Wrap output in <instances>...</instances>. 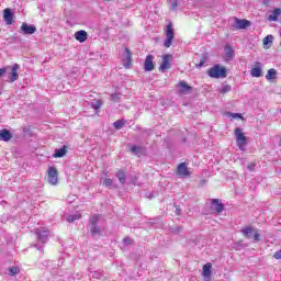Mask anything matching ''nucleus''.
I'll use <instances>...</instances> for the list:
<instances>
[{
    "label": "nucleus",
    "instance_id": "nucleus-19",
    "mask_svg": "<svg viewBox=\"0 0 281 281\" xmlns=\"http://www.w3.org/2000/svg\"><path fill=\"white\" fill-rule=\"evenodd\" d=\"M88 34L87 31L81 30V31H77L75 33V38L76 41H79V43H85V41H87Z\"/></svg>",
    "mask_w": 281,
    "mask_h": 281
},
{
    "label": "nucleus",
    "instance_id": "nucleus-4",
    "mask_svg": "<svg viewBox=\"0 0 281 281\" xmlns=\"http://www.w3.org/2000/svg\"><path fill=\"white\" fill-rule=\"evenodd\" d=\"M235 137L239 150H245V146H247V136H245V134L243 133V128H235Z\"/></svg>",
    "mask_w": 281,
    "mask_h": 281
},
{
    "label": "nucleus",
    "instance_id": "nucleus-3",
    "mask_svg": "<svg viewBox=\"0 0 281 281\" xmlns=\"http://www.w3.org/2000/svg\"><path fill=\"white\" fill-rule=\"evenodd\" d=\"M90 234L91 236H102V228L98 226V223H100V215H93L90 217Z\"/></svg>",
    "mask_w": 281,
    "mask_h": 281
},
{
    "label": "nucleus",
    "instance_id": "nucleus-33",
    "mask_svg": "<svg viewBox=\"0 0 281 281\" xmlns=\"http://www.w3.org/2000/svg\"><path fill=\"white\" fill-rule=\"evenodd\" d=\"M229 91H232V86L222 85V88L220 89V93H229Z\"/></svg>",
    "mask_w": 281,
    "mask_h": 281
},
{
    "label": "nucleus",
    "instance_id": "nucleus-39",
    "mask_svg": "<svg viewBox=\"0 0 281 281\" xmlns=\"http://www.w3.org/2000/svg\"><path fill=\"white\" fill-rule=\"evenodd\" d=\"M179 5V0H171V10L175 11L177 10Z\"/></svg>",
    "mask_w": 281,
    "mask_h": 281
},
{
    "label": "nucleus",
    "instance_id": "nucleus-25",
    "mask_svg": "<svg viewBox=\"0 0 281 281\" xmlns=\"http://www.w3.org/2000/svg\"><path fill=\"white\" fill-rule=\"evenodd\" d=\"M225 54H226V58L228 60H232V58H234L235 54H234V48H232L231 45H226L224 47Z\"/></svg>",
    "mask_w": 281,
    "mask_h": 281
},
{
    "label": "nucleus",
    "instance_id": "nucleus-46",
    "mask_svg": "<svg viewBox=\"0 0 281 281\" xmlns=\"http://www.w3.org/2000/svg\"><path fill=\"white\" fill-rule=\"evenodd\" d=\"M3 74H5V68H0V78L3 76Z\"/></svg>",
    "mask_w": 281,
    "mask_h": 281
},
{
    "label": "nucleus",
    "instance_id": "nucleus-21",
    "mask_svg": "<svg viewBox=\"0 0 281 281\" xmlns=\"http://www.w3.org/2000/svg\"><path fill=\"white\" fill-rule=\"evenodd\" d=\"M116 179H119L121 186H124L126 183V172L122 169L116 171L115 173Z\"/></svg>",
    "mask_w": 281,
    "mask_h": 281
},
{
    "label": "nucleus",
    "instance_id": "nucleus-30",
    "mask_svg": "<svg viewBox=\"0 0 281 281\" xmlns=\"http://www.w3.org/2000/svg\"><path fill=\"white\" fill-rule=\"evenodd\" d=\"M125 54H126L127 63L124 65V67H126V69H128V67H131V49L125 48Z\"/></svg>",
    "mask_w": 281,
    "mask_h": 281
},
{
    "label": "nucleus",
    "instance_id": "nucleus-5",
    "mask_svg": "<svg viewBox=\"0 0 281 281\" xmlns=\"http://www.w3.org/2000/svg\"><path fill=\"white\" fill-rule=\"evenodd\" d=\"M166 40L164 45L168 48L172 46V42L175 41V29L172 27V22H169L166 26Z\"/></svg>",
    "mask_w": 281,
    "mask_h": 281
},
{
    "label": "nucleus",
    "instance_id": "nucleus-32",
    "mask_svg": "<svg viewBox=\"0 0 281 281\" xmlns=\"http://www.w3.org/2000/svg\"><path fill=\"white\" fill-rule=\"evenodd\" d=\"M20 270L16 267H11L8 269V276H19Z\"/></svg>",
    "mask_w": 281,
    "mask_h": 281
},
{
    "label": "nucleus",
    "instance_id": "nucleus-24",
    "mask_svg": "<svg viewBox=\"0 0 281 281\" xmlns=\"http://www.w3.org/2000/svg\"><path fill=\"white\" fill-rule=\"evenodd\" d=\"M80 218H82V214L75 213V214L68 215L66 221L67 223H76V221H80Z\"/></svg>",
    "mask_w": 281,
    "mask_h": 281
},
{
    "label": "nucleus",
    "instance_id": "nucleus-22",
    "mask_svg": "<svg viewBox=\"0 0 281 281\" xmlns=\"http://www.w3.org/2000/svg\"><path fill=\"white\" fill-rule=\"evenodd\" d=\"M103 186H105V188H109L110 190H117V188H119V186L115 184L113 182V179H111V178H105L103 180Z\"/></svg>",
    "mask_w": 281,
    "mask_h": 281
},
{
    "label": "nucleus",
    "instance_id": "nucleus-48",
    "mask_svg": "<svg viewBox=\"0 0 281 281\" xmlns=\"http://www.w3.org/2000/svg\"><path fill=\"white\" fill-rule=\"evenodd\" d=\"M60 265H63V259H61V261H59L58 267H60Z\"/></svg>",
    "mask_w": 281,
    "mask_h": 281
},
{
    "label": "nucleus",
    "instance_id": "nucleus-36",
    "mask_svg": "<svg viewBox=\"0 0 281 281\" xmlns=\"http://www.w3.org/2000/svg\"><path fill=\"white\" fill-rule=\"evenodd\" d=\"M92 109H94V111H98L99 109L102 108V101L98 100L91 103Z\"/></svg>",
    "mask_w": 281,
    "mask_h": 281
},
{
    "label": "nucleus",
    "instance_id": "nucleus-14",
    "mask_svg": "<svg viewBox=\"0 0 281 281\" xmlns=\"http://www.w3.org/2000/svg\"><path fill=\"white\" fill-rule=\"evenodd\" d=\"M179 87H180V89H179V93L181 94V95H188V93H190L191 91H192V87L191 86H189L186 81H180L179 82Z\"/></svg>",
    "mask_w": 281,
    "mask_h": 281
},
{
    "label": "nucleus",
    "instance_id": "nucleus-45",
    "mask_svg": "<svg viewBox=\"0 0 281 281\" xmlns=\"http://www.w3.org/2000/svg\"><path fill=\"white\" fill-rule=\"evenodd\" d=\"M206 183H207V180L205 179L200 180V186H205Z\"/></svg>",
    "mask_w": 281,
    "mask_h": 281
},
{
    "label": "nucleus",
    "instance_id": "nucleus-26",
    "mask_svg": "<svg viewBox=\"0 0 281 281\" xmlns=\"http://www.w3.org/2000/svg\"><path fill=\"white\" fill-rule=\"evenodd\" d=\"M281 15V9L277 8L272 11V14L269 15L268 21H278V16Z\"/></svg>",
    "mask_w": 281,
    "mask_h": 281
},
{
    "label": "nucleus",
    "instance_id": "nucleus-44",
    "mask_svg": "<svg viewBox=\"0 0 281 281\" xmlns=\"http://www.w3.org/2000/svg\"><path fill=\"white\" fill-rule=\"evenodd\" d=\"M248 170H254V168H256V165L255 164H249L247 166Z\"/></svg>",
    "mask_w": 281,
    "mask_h": 281
},
{
    "label": "nucleus",
    "instance_id": "nucleus-13",
    "mask_svg": "<svg viewBox=\"0 0 281 281\" xmlns=\"http://www.w3.org/2000/svg\"><path fill=\"white\" fill-rule=\"evenodd\" d=\"M235 25L237 30H247V27L251 25V22H249V20H240L238 18H235Z\"/></svg>",
    "mask_w": 281,
    "mask_h": 281
},
{
    "label": "nucleus",
    "instance_id": "nucleus-6",
    "mask_svg": "<svg viewBox=\"0 0 281 281\" xmlns=\"http://www.w3.org/2000/svg\"><path fill=\"white\" fill-rule=\"evenodd\" d=\"M210 211L212 214L221 215L223 212H225V204H223V202H221L218 199H212Z\"/></svg>",
    "mask_w": 281,
    "mask_h": 281
},
{
    "label": "nucleus",
    "instance_id": "nucleus-18",
    "mask_svg": "<svg viewBox=\"0 0 281 281\" xmlns=\"http://www.w3.org/2000/svg\"><path fill=\"white\" fill-rule=\"evenodd\" d=\"M0 139L2 142H10V139H12V133L10 132V130H7V128L1 130Z\"/></svg>",
    "mask_w": 281,
    "mask_h": 281
},
{
    "label": "nucleus",
    "instance_id": "nucleus-35",
    "mask_svg": "<svg viewBox=\"0 0 281 281\" xmlns=\"http://www.w3.org/2000/svg\"><path fill=\"white\" fill-rule=\"evenodd\" d=\"M170 232L171 234H179L180 232H183V226H171Z\"/></svg>",
    "mask_w": 281,
    "mask_h": 281
},
{
    "label": "nucleus",
    "instance_id": "nucleus-38",
    "mask_svg": "<svg viewBox=\"0 0 281 281\" xmlns=\"http://www.w3.org/2000/svg\"><path fill=\"white\" fill-rule=\"evenodd\" d=\"M102 272L94 271L92 272V278H95L97 280H102Z\"/></svg>",
    "mask_w": 281,
    "mask_h": 281
},
{
    "label": "nucleus",
    "instance_id": "nucleus-17",
    "mask_svg": "<svg viewBox=\"0 0 281 281\" xmlns=\"http://www.w3.org/2000/svg\"><path fill=\"white\" fill-rule=\"evenodd\" d=\"M160 71H166V69H170V55L162 56V63L159 67Z\"/></svg>",
    "mask_w": 281,
    "mask_h": 281
},
{
    "label": "nucleus",
    "instance_id": "nucleus-9",
    "mask_svg": "<svg viewBox=\"0 0 281 281\" xmlns=\"http://www.w3.org/2000/svg\"><path fill=\"white\" fill-rule=\"evenodd\" d=\"M20 30L24 35H32L35 34L36 26H34V24H27L26 22H23Z\"/></svg>",
    "mask_w": 281,
    "mask_h": 281
},
{
    "label": "nucleus",
    "instance_id": "nucleus-27",
    "mask_svg": "<svg viewBox=\"0 0 281 281\" xmlns=\"http://www.w3.org/2000/svg\"><path fill=\"white\" fill-rule=\"evenodd\" d=\"M241 234L243 236H245V238H251V236L254 235V228L251 226L243 228Z\"/></svg>",
    "mask_w": 281,
    "mask_h": 281
},
{
    "label": "nucleus",
    "instance_id": "nucleus-37",
    "mask_svg": "<svg viewBox=\"0 0 281 281\" xmlns=\"http://www.w3.org/2000/svg\"><path fill=\"white\" fill-rule=\"evenodd\" d=\"M273 43V35H267L265 38H263V45H269Z\"/></svg>",
    "mask_w": 281,
    "mask_h": 281
},
{
    "label": "nucleus",
    "instance_id": "nucleus-20",
    "mask_svg": "<svg viewBox=\"0 0 281 281\" xmlns=\"http://www.w3.org/2000/svg\"><path fill=\"white\" fill-rule=\"evenodd\" d=\"M202 276L204 278H212V265L210 262L203 266Z\"/></svg>",
    "mask_w": 281,
    "mask_h": 281
},
{
    "label": "nucleus",
    "instance_id": "nucleus-7",
    "mask_svg": "<svg viewBox=\"0 0 281 281\" xmlns=\"http://www.w3.org/2000/svg\"><path fill=\"white\" fill-rule=\"evenodd\" d=\"M47 179L50 186H58V169L56 167H49L47 170Z\"/></svg>",
    "mask_w": 281,
    "mask_h": 281
},
{
    "label": "nucleus",
    "instance_id": "nucleus-28",
    "mask_svg": "<svg viewBox=\"0 0 281 281\" xmlns=\"http://www.w3.org/2000/svg\"><path fill=\"white\" fill-rule=\"evenodd\" d=\"M276 76H278V71L273 68L268 70V74L266 76L267 80H273L276 79Z\"/></svg>",
    "mask_w": 281,
    "mask_h": 281
},
{
    "label": "nucleus",
    "instance_id": "nucleus-42",
    "mask_svg": "<svg viewBox=\"0 0 281 281\" xmlns=\"http://www.w3.org/2000/svg\"><path fill=\"white\" fill-rule=\"evenodd\" d=\"M273 258H276V260L281 259V249L274 252Z\"/></svg>",
    "mask_w": 281,
    "mask_h": 281
},
{
    "label": "nucleus",
    "instance_id": "nucleus-34",
    "mask_svg": "<svg viewBox=\"0 0 281 281\" xmlns=\"http://www.w3.org/2000/svg\"><path fill=\"white\" fill-rule=\"evenodd\" d=\"M111 100L113 102H120V100H122V93L115 92V93L111 94Z\"/></svg>",
    "mask_w": 281,
    "mask_h": 281
},
{
    "label": "nucleus",
    "instance_id": "nucleus-11",
    "mask_svg": "<svg viewBox=\"0 0 281 281\" xmlns=\"http://www.w3.org/2000/svg\"><path fill=\"white\" fill-rule=\"evenodd\" d=\"M250 76L252 78H260L262 77V63L257 61L255 67L250 70Z\"/></svg>",
    "mask_w": 281,
    "mask_h": 281
},
{
    "label": "nucleus",
    "instance_id": "nucleus-8",
    "mask_svg": "<svg viewBox=\"0 0 281 281\" xmlns=\"http://www.w3.org/2000/svg\"><path fill=\"white\" fill-rule=\"evenodd\" d=\"M177 175L178 177H190L192 173L190 172V169H188V165H186V162H181L178 165V169H177Z\"/></svg>",
    "mask_w": 281,
    "mask_h": 281
},
{
    "label": "nucleus",
    "instance_id": "nucleus-15",
    "mask_svg": "<svg viewBox=\"0 0 281 281\" xmlns=\"http://www.w3.org/2000/svg\"><path fill=\"white\" fill-rule=\"evenodd\" d=\"M19 64H14L11 68V74L9 76L10 82H16L19 80Z\"/></svg>",
    "mask_w": 281,
    "mask_h": 281
},
{
    "label": "nucleus",
    "instance_id": "nucleus-2",
    "mask_svg": "<svg viewBox=\"0 0 281 281\" xmlns=\"http://www.w3.org/2000/svg\"><path fill=\"white\" fill-rule=\"evenodd\" d=\"M210 78H227V68L221 67L216 64L214 67L210 68L207 71Z\"/></svg>",
    "mask_w": 281,
    "mask_h": 281
},
{
    "label": "nucleus",
    "instance_id": "nucleus-23",
    "mask_svg": "<svg viewBox=\"0 0 281 281\" xmlns=\"http://www.w3.org/2000/svg\"><path fill=\"white\" fill-rule=\"evenodd\" d=\"M67 155V146H63L61 148L55 149L53 157L60 158Z\"/></svg>",
    "mask_w": 281,
    "mask_h": 281
},
{
    "label": "nucleus",
    "instance_id": "nucleus-29",
    "mask_svg": "<svg viewBox=\"0 0 281 281\" xmlns=\"http://www.w3.org/2000/svg\"><path fill=\"white\" fill-rule=\"evenodd\" d=\"M207 63V56L202 55L200 63L195 65L196 69H201Z\"/></svg>",
    "mask_w": 281,
    "mask_h": 281
},
{
    "label": "nucleus",
    "instance_id": "nucleus-10",
    "mask_svg": "<svg viewBox=\"0 0 281 281\" xmlns=\"http://www.w3.org/2000/svg\"><path fill=\"white\" fill-rule=\"evenodd\" d=\"M153 60H155V56H153V55L146 56L145 63H144L145 71H153V69H155V63Z\"/></svg>",
    "mask_w": 281,
    "mask_h": 281
},
{
    "label": "nucleus",
    "instance_id": "nucleus-12",
    "mask_svg": "<svg viewBox=\"0 0 281 281\" xmlns=\"http://www.w3.org/2000/svg\"><path fill=\"white\" fill-rule=\"evenodd\" d=\"M3 19L7 23V25H12L13 19H14V13L12 12V9H10V8L4 9Z\"/></svg>",
    "mask_w": 281,
    "mask_h": 281
},
{
    "label": "nucleus",
    "instance_id": "nucleus-31",
    "mask_svg": "<svg viewBox=\"0 0 281 281\" xmlns=\"http://www.w3.org/2000/svg\"><path fill=\"white\" fill-rule=\"evenodd\" d=\"M125 122L123 120H117L113 123L114 128H116V131H120L121 128L124 127Z\"/></svg>",
    "mask_w": 281,
    "mask_h": 281
},
{
    "label": "nucleus",
    "instance_id": "nucleus-41",
    "mask_svg": "<svg viewBox=\"0 0 281 281\" xmlns=\"http://www.w3.org/2000/svg\"><path fill=\"white\" fill-rule=\"evenodd\" d=\"M123 243H124V245H133V239H131V237H125L123 239Z\"/></svg>",
    "mask_w": 281,
    "mask_h": 281
},
{
    "label": "nucleus",
    "instance_id": "nucleus-1",
    "mask_svg": "<svg viewBox=\"0 0 281 281\" xmlns=\"http://www.w3.org/2000/svg\"><path fill=\"white\" fill-rule=\"evenodd\" d=\"M35 234L37 236V243L33 244L32 247H36L37 251H41V254H43V247L45 243H47V238L49 237V232L45 229H37Z\"/></svg>",
    "mask_w": 281,
    "mask_h": 281
},
{
    "label": "nucleus",
    "instance_id": "nucleus-16",
    "mask_svg": "<svg viewBox=\"0 0 281 281\" xmlns=\"http://www.w3.org/2000/svg\"><path fill=\"white\" fill-rule=\"evenodd\" d=\"M131 153H132V155H136L137 157H139V156L146 154V147L133 145V146L131 147Z\"/></svg>",
    "mask_w": 281,
    "mask_h": 281
},
{
    "label": "nucleus",
    "instance_id": "nucleus-43",
    "mask_svg": "<svg viewBox=\"0 0 281 281\" xmlns=\"http://www.w3.org/2000/svg\"><path fill=\"white\" fill-rule=\"evenodd\" d=\"M262 4L269 8V5H271V0H262Z\"/></svg>",
    "mask_w": 281,
    "mask_h": 281
},
{
    "label": "nucleus",
    "instance_id": "nucleus-47",
    "mask_svg": "<svg viewBox=\"0 0 281 281\" xmlns=\"http://www.w3.org/2000/svg\"><path fill=\"white\" fill-rule=\"evenodd\" d=\"M177 216H181V209H176Z\"/></svg>",
    "mask_w": 281,
    "mask_h": 281
},
{
    "label": "nucleus",
    "instance_id": "nucleus-40",
    "mask_svg": "<svg viewBox=\"0 0 281 281\" xmlns=\"http://www.w3.org/2000/svg\"><path fill=\"white\" fill-rule=\"evenodd\" d=\"M254 243H260V233L258 232L254 233Z\"/></svg>",
    "mask_w": 281,
    "mask_h": 281
}]
</instances>
